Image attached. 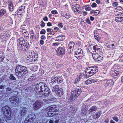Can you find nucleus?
<instances>
[{
	"label": "nucleus",
	"mask_w": 123,
	"mask_h": 123,
	"mask_svg": "<svg viewBox=\"0 0 123 123\" xmlns=\"http://www.w3.org/2000/svg\"><path fill=\"white\" fill-rule=\"evenodd\" d=\"M44 83L40 82L35 86V90L37 94L42 93V95L48 96L51 92L49 89Z\"/></svg>",
	"instance_id": "obj_1"
},
{
	"label": "nucleus",
	"mask_w": 123,
	"mask_h": 123,
	"mask_svg": "<svg viewBox=\"0 0 123 123\" xmlns=\"http://www.w3.org/2000/svg\"><path fill=\"white\" fill-rule=\"evenodd\" d=\"M15 75L18 77L24 78L28 77V71L27 68L24 66L18 65L16 66L15 69Z\"/></svg>",
	"instance_id": "obj_2"
},
{
	"label": "nucleus",
	"mask_w": 123,
	"mask_h": 123,
	"mask_svg": "<svg viewBox=\"0 0 123 123\" xmlns=\"http://www.w3.org/2000/svg\"><path fill=\"white\" fill-rule=\"evenodd\" d=\"M11 109L8 106L6 105L3 107L1 110L2 112L4 115L2 118L3 121H6V120H10L11 118L12 112Z\"/></svg>",
	"instance_id": "obj_3"
},
{
	"label": "nucleus",
	"mask_w": 123,
	"mask_h": 123,
	"mask_svg": "<svg viewBox=\"0 0 123 123\" xmlns=\"http://www.w3.org/2000/svg\"><path fill=\"white\" fill-rule=\"evenodd\" d=\"M82 90L80 87H77L74 90L71 92V95L69 98L68 99L69 101H71L73 100V98L79 96Z\"/></svg>",
	"instance_id": "obj_4"
},
{
	"label": "nucleus",
	"mask_w": 123,
	"mask_h": 123,
	"mask_svg": "<svg viewBox=\"0 0 123 123\" xmlns=\"http://www.w3.org/2000/svg\"><path fill=\"white\" fill-rule=\"evenodd\" d=\"M9 100L12 105L15 106L18 105L19 102V98L17 96H12L9 98Z\"/></svg>",
	"instance_id": "obj_5"
},
{
	"label": "nucleus",
	"mask_w": 123,
	"mask_h": 123,
	"mask_svg": "<svg viewBox=\"0 0 123 123\" xmlns=\"http://www.w3.org/2000/svg\"><path fill=\"white\" fill-rule=\"evenodd\" d=\"M56 52L58 56L64 55L65 53V50L64 47H59L56 50Z\"/></svg>",
	"instance_id": "obj_6"
},
{
	"label": "nucleus",
	"mask_w": 123,
	"mask_h": 123,
	"mask_svg": "<svg viewBox=\"0 0 123 123\" xmlns=\"http://www.w3.org/2000/svg\"><path fill=\"white\" fill-rule=\"evenodd\" d=\"M43 102L41 101H36L33 104V108L35 110H37L39 108L42 106Z\"/></svg>",
	"instance_id": "obj_7"
},
{
	"label": "nucleus",
	"mask_w": 123,
	"mask_h": 123,
	"mask_svg": "<svg viewBox=\"0 0 123 123\" xmlns=\"http://www.w3.org/2000/svg\"><path fill=\"white\" fill-rule=\"evenodd\" d=\"M92 57L94 60L98 62H101L103 61V57H101L98 54V53L97 54H93Z\"/></svg>",
	"instance_id": "obj_8"
},
{
	"label": "nucleus",
	"mask_w": 123,
	"mask_h": 123,
	"mask_svg": "<svg viewBox=\"0 0 123 123\" xmlns=\"http://www.w3.org/2000/svg\"><path fill=\"white\" fill-rule=\"evenodd\" d=\"M98 68L96 66H92L89 67L87 68V69L91 71L94 74L97 72Z\"/></svg>",
	"instance_id": "obj_9"
},
{
	"label": "nucleus",
	"mask_w": 123,
	"mask_h": 123,
	"mask_svg": "<svg viewBox=\"0 0 123 123\" xmlns=\"http://www.w3.org/2000/svg\"><path fill=\"white\" fill-rule=\"evenodd\" d=\"M35 117V116L34 114H32L30 115L27 116L26 118V120H27L30 123L32 122L34 119Z\"/></svg>",
	"instance_id": "obj_10"
},
{
	"label": "nucleus",
	"mask_w": 123,
	"mask_h": 123,
	"mask_svg": "<svg viewBox=\"0 0 123 123\" xmlns=\"http://www.w3.org/2000/svg\"><path fill=\"white\" fill-rule=\"evenodd\" d=\"M48 109L54 112H57L59 110V109L56 107L55 105H52L47 107Z\"/></svg>",
	"instance_id": "obj_11"
},
{
	"label": "nucleus",
	"mask_w": 123,
	"mask_h": 123,
	"mask_svg": "<svg viewBox=\"0 0 123 123\" xmlns=\"http://www.w3.org/2000/svg\"><path fill=\"white\" fill-rule=\"evenodd\" d=\"M75 55H76L75 56L76 57H78L81 56L82 54V51L81 49L80 48L77 49L75 50Z\"/></svg>",
	"instance_id": "obj_12"
},
{
	"label": "nucleus",
	"mask_w": 123,
	"mask_h": 123,
	"mask_svg": "<svg viewBox=\"0 0 123 123\" xmlns=\"http://www.w3.org/2000/svg\"><path fill=\"white\" fill-rule=\"evenodd\" d=\"M17 11V13L18 14L21 15L23 14L25 11V6H23L20 7Z\"/></svg>",
	"instance_id": "obj_13"
},
{
	"label": "nucleus",
	"mask_w": 123,
	"mask_h": 123,
	"mask_svg": "<svg viewBox=\"0 0 123 123\" xmlns=\"http://www.w3.org/2000/svg\"><path fill=\"white\" fill-rule=\"evenodd\" d=\"M45 111H48L47 114L48 116L49 117H53L55 115V112L50 110H49V109H48V108L46 109Z\"/></svg>",
	"instance_id": "obj_14"
},
{
	"label": "nucleus",
	"mask_w": 123,
	"mask_h": 123,
	"mask_svg": "<svg viewBox=\"0 0 123 123\" xmlns=\"http://www.w3.org/2000/svg\"><path fill=\"white\" fill-rule=\"evenodd\" d=\"M27 109L26 108H23L20 112V114L22 117H24L27 113Z\"/></svg>",
	"instance_id": "obj_15"
},
{
	"label": "nucleus",
	"mask_w": 123,
	"mask_h": 123,
	"mask_svg": "<svg viewBox=\"0 0 123 123\" xmlns=\"http://www.w3.org/2000/svg\"><path fill=\"white\" fill-rule=\"evenodd\" d=\"M70 108L71 111L68 113V114L70 116L69 117H72L75 114L77 110L74 107H72V108L71 107Z\"/></svg>",
	"instance_id": "obj_16"
},
{
	"label": "nucleus",
	"mask_w": 123,
	"mask_h": 123,
	"mask_svg": "<svg viewBox=\"0 0 123 123\" xmlns=\"http://www.w3.org/2000/svg\"><path fill=\"white\" fill-rule=\"evenodd\" d=\"M114 83V82L112 80H107L106 81V83L105 84V86L106 87H107L109 86H111L112 84H113Z\"/></svg>",
	"instance_id": "obj_17"
},
{
	"label": "nucleus",
	"mask_w": 123,
	"mask_h": 123,
	"mask_svg": "<svg viewBox=\"0 0 123 123\" xmlns=\"http://www.w3.org/2000/svg\"><path fill=\"white\" fill-rule=\"evenodd\" d=\"M21 44H18V48H20V47L22 48V47H23V46H27V47H29V46L28 43L25 42H25H23V43Z\"/></svg>",
	"instance_id": "obj_18"
},
{
	"label": "nucleus",
	"mask_w": 123,
	"mask_h": 123,
	"mask_svg": "<svg viewBox=\"0 0 123 123\" xmlns=\"http://www.w3.org/2000/svg\"><path fill=\"white\" fill-rule=\"evenodd\" d=\"M65 36L64 35H59L56 37V40L58 41H61L64 40Z\"/></svg>",
	"instance_id": "obj_19"
},
{
	"label": "nucleus",
	"mask_w": 123,
	"mask_h": 123,
	"mask_svg": "<svg viewBox=\"0 0 123 123\" xmlns=\"http://www.w3.org/2000/svg\"><path fill=\"white\" fill-rule=\"evenodd\" d=\"M56 93L58 96H61L63 94V89L62 88L59 89Z\"/></svg>",
	"instance_id": "obj_20"
},
{
	"label": "nucleus",
	"mask_w": 123,
	"mask_h": 123,
	"mask_svg": "<svg viewBox=\"0 0 123 123\" xmlns=\"http://www.w3.org/2000/svg\"><path fill=\"white\" fill-rule=\"evenodd\" d=\"M97 109V108L96 106H93L90 109V112L92 113V112H94L96 111Z\"/></svg>",
	"instance_id": "obj_21"
},
{
	"label": "nucleus",
	"mask_w": 123,
	"mask_h": 123,
	"mask_svg": "<svg viewBox=\"0 0 123 123\" xmlns=\"http://www.w3.org/2000/svg\"><path fill=\"white\" fill-rule=\"evenodd\" d=\"M6 11L4 9H1L0 10V18L3 16L6 13Z\"/></svg>",
	"instance_id": "obj_22"
},
{
	"label": "nucleus",
	"mask_w": 123,
	"mask_h": 123,
	"mask_svg": "<svg viewBox=\"0 0 123 123\" xmlns=\"http://www.w3.org/2000/svg\"><path fill=\"white\" fill-rule=\"evenodd\" d=\"M101 114V113L100 112H98L97 113H96L95 114L93 115V119H95L97 118H98L100 117V115Z\"/></svg>",
	"instance_id": "obj_23"
},
{
	"label": "nucleus",
	"mask_w": 123,
	"mask_h": 123,
	"mask_svg": "<svg viewBox=\"0 0 123 123\" xmlns=\"http://www.w3.org/2000/svg\"><path fill=\"white\" fill-rule=\"evenodd\" d=\"M17 41L18 42H19V44L18 43V44H21L23 42H25V40L22 37H21L19 39H18Z\"/></svg>",
	"instance_id": "obj_24"
},
{
	"label": "nucleus",
	"mask_w": 123,
	"mask_h": 123,
	"mask_svg": "<svg viewBox=\"0 0 123 123\" xmlns=\"http://www.w3.org/2000/svg\"><path fill=\"white\" fill-rule=\"evenodd\" d=\"M86 110L84 108L82 109L81 111L80 114L82 116L85 115L86 114Z\"/></svg>",
	"instance_id": "obj_25"
},
{
	"label": "nucleus",
	"mask_w": 123,
	"mask_h": 123,
	"mask_svg": "<svg viewBox=\"0 0 123 123\" xmlns=\"http://www.w3.org/2000/svg\"><path fill=\"white\" fill-rule=\"evenodd\" d=\"M59 89V86L57 85H56L55 86H54L52 89V91L53 92L55 91L56 92H57Z\"/></svg>",
	"instance_id": "obj_26"
},
{
	"label": "nucleus",
	"mask_w": 123,
	"mask_h": 123,
	"mask_svg": "<svg viewBox=\"0 0 123 123\" xmlns=\"http://www.w3.org/2000/svg\"><path fill=\"white\" fill-rule=\"evenodd\" d=\"M74 42H70L68 45V46L70 49H73V47L74 46Z\"/></svg>",
	"instance_id": "obj_27"
},
{
	"label": "nucleus",
	"mask_w": 123,
	"mask_h": 123,
	"mask_svg": "<svg viewBox=\"0 0 123 123\" xmlns=\"http://www.w3.org/2000/svg\"><path fill=\"white\" fill-rule=\"evenodd\" d=\"M116 16L115 18V20L116 22H121L123 21L122 19L121 18V16L119 17H117Z\"/></svg>",
	"instance_id": "obj_28"
},
{
	"label": "nucleus",
	"mask_w": 123,
	"mask_h": 123,
	"mask_svg": "<svg viewBox=\"0 0 123 123\" xmlns=\"http://www.w3.org/2000/svg\"><path fill=\"white\" fill-rule=\"evenodd\" d=\"M88 83L90 84L91 83L95 82L97 81V80L93 79H89L88 80Z\"/></svg>",
	"instance_id": "obj_29"
},
{
	"label": "nucleus",
	"mask_w": 123,
	"mask_h": 123,
	"mask_svg": "<svg viewBox=\"0 0 123 123\" xmlns=\"http://www.w3.org/2000/svg\"><path fill=\"white\" fill-rule=\"evenodd\" d=\"M9 10L11 11L13 10V6L12 3H10L9 4Z\"/></svg>",
	"instance_id": "obj_30"
},
{
	"label": "nucleus",
	"mask_w": 123,
	"mask_h": 123,
	"mask_svg": "<svg viewBox=\"0 0 123 123\" xmlns=\"http://www.w3.org/2000/svg\"><path fill=\"white\" fill-rule=\"evenodd\" d=\"M93 48L94 50H95V52H97V51H98V50L101 49L100 48H99V47L97 45L94 46L93 47Z\"/></svg>",
	"instance_id": "obj_31"
},
{
	"label": "nucleus",
	"mask_w": 123,
	"mask_h": 123,
	"mask_svg": "<svg viewBox=\"0 0 123 123\" xmlns=\"http://www.w3.org/2000/svg\"><path fill=\"white\" fill-rule=\"evenodd\" d=\"M55 78L56 80L55 81L56 83H60L62 82V80L61 78H58L56 76L55 77Z\"/></svg>",
	"instance_id": "obj_32"
},
{
	"label": "nucleus",
	"mask_w": 123,
	"mask_h": 123,
	"mask_svg": "<svg viewBox=\"0 0 123 123\" xmlns=\"http://www.w3.org/2000/svg\"><path fill=\"white\" fill-rule=\"evenodd\" d=\"M29 47H29H27V46H23V47H22V48L20 47V48H19L20 50H22L23 51H27Z\"/></svg>",
	"instance_id": "obj_33"
},
{
	"label": "nucleus",
	"mask_w": 123,
	"mask_h": 123,
	"mask_svg": "<svg viewBox=\"0 0 123 123\" xmlns=\"http://www.w3.org/2000/svg\"><path fill=\"white\" fill-rule=\"evenodd\" d=\"M85 70L86 73H88L90 74V76L94 74L93 73V72H92L91 71H89V70H87V69Z\"/></svg>",
	"instance_id": "obj_34"
},
{
	"label": "nucleus",
	"mask_w": 123,
	"mask_h": 123,
	"mask_svg": "<svg viewBox=\"0 0 123 123\" xmlns=\"http://www.w3.org/2000/svg\"><path fill=\"white\" fill-rule=\"evenodd\" d=\"M9 78L11 80H15L16 79L15 77L12 74H11L9 77Z\"/></svg>",
	"instance_id": "obj_35"
},
{
	"label": "nucleus",
	"mask_w": 123,
	"mask_h": 123,
	"mask_svg": "<svg viewBox=\"0 0 123 123\" xmlns=\"http://www.w3.org/2000/svg\"><path fill=\"white\" fill-rule=\"evenodd\" d=\"M30 38L31 40L34 41L36 39L35 35L34 34L31 35V36Z\"/></svg>",
	"instance_id": "obj_36"
},
{
	"label": "nucleus",
	"mask_w": 123,
	"mask_h": 123,
	"mask_svg": "<svg viewBox=\"0 0 123 123\" xmlns=\"http://www.w3.org/2000/svg\"><path fill=\"white\" fill-rule=\"evenodd\" d=\"M94 34H95V33ZM94 35L95 36V37L97 41L98 42L100 41L101 39V37H99L98 35L95 36V34H94Z\"/></svg>",
	"instance_id": "obj_37"
},
{
	"label": "nucleus",
	"mask_w": 123,
	"mask_h": 123,
	"mask_svg": "<svg viewBox=\"0 0 123 123\" xmlns=\"http://www.w3.org/2000/svg\"><path fill=\"white\" fill-rule=\"evenodd\" d=\"M85 7L86 8H85V10L86 11H88L91 10V7L89 6V5H86L85 6Z\"/></svg>",
	"instance_id": "obj_38"
},
{
	"label": "nucleus",
	"mask_w": 123,
	"mask_h": 123,
	"mask_svg": "<svg viewBox=\"0 0 123 123\" xmlns=\"http://www.w3.org/2000/svg\"><path fill=\"white\" fill-rule=\"evenodd\" d=\"M56 78L54 76L52 78H51V82L52 83H53L54 82L56 83L55 81H56Z\"/></svg>",
	"instance_id": "obj_39"
},
{
	"label": "nucleus",
	"mask_w": 123,
	"mask_h": 123,
	"mask_svg": "<svg viewBox=\"0 0 123 123\" xmlns=\"http://www.w3.org/2000/svg\"><path fill=\"white\" fill-rule=\"evenodd\" d=\"M76 5L77 6H74L73 7V8L75 12H77V11H78V9H77V7H78L79 8V6L78 5ZM79 8H78V9Z\"/></svg>",
	"instance_id": "obj_40"
},
{
	"label": "nucleus",
	"mask_w": 123,
	"mask_h": 123,
	"mask_svg": "<svg viewBox=\"0 0 123 123\" xmlns=\"http://www.w3.org/2000/svg\"><path fill=\"white\" fill-rule=\"evenodd\" d=\"M22 35L25 37H29V34L28 31L23 34Z\"/></svg>",
	"instance_id": "obj_41"
},
{
	"label": "nucleus",
	"mask_w": 123,
	"mask_h": 123,
	"mask_svg": "<svg viewBox=\"0 0 123 123\" xmlns=\"http://www.w3.org/2000/svg\"><path fill=\"white\" fill-rule=\"evenodd\" d=\"M54 100V99L53 98H51L50 99H49L48 100L46 101V102L47 103H50L51 102H52Z\"/></svg>",
	"instance_id": "obj_42"
},
{
	"label": "nucleus",
	"mask_w": 123,
	"mask_h": 123,
	"mask_svg": "<svg viewBox=\"0 0 123 123\" xmlns=\"http://www.w3.org/2000/svg\"><path fill=\"white\" fill-rule=\"evenodd\" d=\"M113 119L115 121L117 122H118L119 121V119L117 116H114L113 117Z\"/></svg>",
	"instance_id": "obj_43"
},
{
	"label": "nucleus",
	"mask_w": 123,
	"mask_h": 123,
	"mask_svg": "<svg viewBox=\"0 0 123 123\" xmlns=\"http://www.w3.org/2000/svg\"><path fill=\"white\" fill-rule=\"evenodd\" d=\"M83 73L80 74H79L78 75V78H80V79L83 76Z\"/></svg>",
	"instance_id": "obj_44"
},
{
	"label": "nucleus",
	"mask_w": 123,
	"mask_h": 123,
	"mask_svg": "<svg viewBox=\"0 0 123 123\" xmlns=\"http://www.w3.org/2000/svg\"><path fill=\"white\" fill-rule=\"evenodd\" d=\"M118 5L117 3L116 2H114L112 4V6L114 7H117Z\"/></svg>",
	"instance_id": "obj_45"
},
{
	"label": "nucleus",
	"mask_w": 123,
	"mask_h": 123,
	"mask_svg": "<svg viewBox=\"0 0 123 123\" xmlns=\"http://www.w3.org/2000/svg\"><path fill=\"white\" fill-rule=\"evenodd\" d=\"M46 32L45 31L44 29L42 30L40 32L41 34H44Z\"/></svg>",
	"instance_id": "obj_46"
},
{
	"label": "nucleus",
	"mask_w": 123,
	"mask_h": 123,
	"mask_svg": "<svg viewBox=\"0 0 123 123\" xmlns=\"http://www.w3.org/2000/svg\"><path fill=\"white\" fill-rule=\"evenodd\" d=\"M51 13L53 14H56L57 13V12L56 10H54L52 11Z\"/></svg>",
	"instance_id": "obj_47"
},
{
	"label": "nucleus",
	"mask_w": 123,
	"mask_h": 123,
	"mask_svg": "<svg viewBox=\"0 0 123 123\" xmlns=\"http://www.w3.org/2000/svg\"><path fill=\"white\" fill-rule=\"evenodd\" d=\"M99 13V11L98 10H96L94 12V14L96 15H98Z\"/></svg>",
	"instance_id": "obj_48"
},
{
	"label": "nucleus",
	"mask_w": 123,
	"mask_h": 123,
	"mask_svg": "<svg viewBox=\"0 0 123 123\" xmlns=\"http://www.w3.org/2000/svg\"><path fill=\"white\" fill-rule=\"evenodd\" d=\"M80 80V78H77L75 80V82H74V84H76L77 83L78 81H79Z\"/></svg>",
	"instance_id": "obj_49"
},
{
	"label": "nucleus",
	"mask_w": 123,
	"mask_h": 123,
	"mask_svg": "<svg viewBox=\"0 0 123 123\" xmlns=\"http://www.w3.org/2000/svg\"><path fill=\"white\" fill-rule=\"evenodd\" d=\"M91 6L92 7H96L97 4L95 3H93Z\"/></svg>",
	"instance_id": "obj_50"
},
{
	"label": "nucleus",
	"mask_w": 123,
	"mask_h": 123,
	"mask_svg": "<svg viewBox=\"0 0 123 123\" xmlns=\"http://www.w3.org/2000/svg\"><path fill=\"white\" fill-rule=\"evenodd\" d=\"M27 31V30L26 29H23L22 30L21 33L22 34H23Z\"/></svg>",
	"instance_id": "obj_51"
},
{
	"label": "nucleus",
	"mask_w": 123,
	"mask_h": 123,
	"mask_svg": "<svg viewBox=\"0 0 123 123\" xmlns=\"http://www.w3.org/2000/svg\"><path fill=\"white\" fill-rule=\"evenodd\" d=\"M65 17L67 18H68L70 17V15H69L68 14H65Z\"/></svg>",
	"instance_id": "obj_52"
},
{
	"label": "nucleus",
	"mask_w": 123,
	"mask_h": 123,
	"mask_svg": "<svg viewBox=\"0 0 123 123\" xmlns=\"http://www.w3.org/2000/svg\"><path fill=\"white\" fill-rule=\"evenodd\" d=\"M58 26L59 27L61 28H62L63 27V25L61 23H59L58 24Z\"/></svg>",
	"instance_id": "obj_53"
},
{
	"label": "nucleus",
	"mask_w": 123,
	"mask_h": 123,
	"mask_svg": "<svg viewBox=\"0 0 123 123\" xmlns=\"http://www.w3.org/2000/svg\"><path fill=\"white\" fill-rule=\"evenodd\" d=\"M86 21L87 23L88 24H91V22L90 21L89 19L88 18H86Z\"/></svg>",
	"instance_id": "obj_54"
},
{
	"label": "nucleus",
	"mask_w": 123,
	"mask_h": 123,
	"mask_svg": "<svg viewBox=\"0 0 123 123\" xmlns=\"http://www.w3.org/2000/svg\"><path fill=\"white\" fill-rule=\"evenodd\" d=\"M41 25L42 27H43L45 26V23L42 21L41 22Z\"/></svg>",
	"instance_id": "obj_55"
},
{
	"label": "nucleus",
	"mask_w": 123,
	"mask_h": 123,
	"mask_svg": "<svg viewBox=\"0 0 123 123\" xmlns=\"http://www.w3.org/2000/svg\"><path fill=\"white\" fill-rule=\"evenodd\" d=\"M73 49H70L69 47V48L68 49V52L69 53H70L72 51Z\"/></svg>",
	"instance_id": "obj_56"
},
{
	"label": "nucleus",
	"mask_w": 123,
	"mask_h": 123,
	"mask_svg": "<svg viewBox=\"0 0 123 123\" xmlns=\"http://www.w3.org/2000/svg\"><path fill=\"white\" fill-rule=\"evenodd\" d=\"M100 25L99 23H97L96 25V26H97V29L99 30H101L100 29H99V27H100Z\"/></svg>",
	"instance_id": "obj_57"
},
{
	"label": "nucleus",
	"mask_w": 123,
	"mask_h": 123,
	"mask_svg": "<svg viewBox=\"0 0 123 123\" xmlns=\"http://www.w3.org/2000/svg\"><path fill=\"white\" fill-rule=\"evenodd\" d=\"M41 38L42 40H45L46 39V37L44 35H42L41 37Z\"/></svg>",
	"instance_id": "obj_58"
},
{
	"label": "nucleus",
	"mask_w": 123,
	"mask_h": 123,
	"mask_svg": "<svg viewBox=\"0 0 123 123\" xmlns=\"http://www.w3.org/2000/svg\"><path fill=\"white\" fill-rule=\"evenodd\" d=\"M30 35L34 34V33L32 30H31L30 31Z\"/></svg>",
	"instance_id": "obj_59"
},
{
	"label": "nucleus",
	"mask_w": 123,
	"mask_h": 123,
	"mask_svg": "<svg viewBox=\"0 0 123 123\" xmlns=\"http://www.w3.org/2000/svg\"><path fill=\"white\" fill-rule=\"evenodd\" d=\"M59 43H53V45L54 46H57L59 45Z\"/></svg>",
	"instance_id": "obj_60"
},
{
	"label": "nucleus",
	"mask_w": 123,
	"mask_h": 123,
	"mask_svg": "<svg viewBox=\"0 0 123 123\" xmlns=\"http://www.w3.org/2000/svg\"><path fill=\"white\" fill-rule=\"evenodd\" d=\"M1 120L2 121L1 119L0 118V123H6L7 122V121H6H6H3V120H2V119H1Z\"/></svg>",
	"instance_id": "obj_61"
},
{
	"label": "nucleus",
	"mask_w": 123,
	"mask_h": 123,
	"mask_svg": "<svg viewBox=\"0 0 123 123\" xmlns=\"http://www.w3.org/2000/svg\"><path fill=\"white\" fill-rule=\"evenodd\" d=\"M54 31L53 30H51V31H50L49 32L50 34L51 35H54Z\"/></svg>",
	"instance_id": "obj_62"
},
{
	"label": "nucleus",
	"mask_w": 123,
	"mask_h": 123,
	"mask_svg": "<svg viewBox=\"0 0 123 123\" xmlns=\"http://www.w3.org/2000/svg\"><path fill=\"white\" fill-rule=\"evenodd\" d=\"M40 43L41 44L43 45L44 44V41L42 40H41L40 41Z\"/></svg>",
	"instance_id": "obj_63"
},
{
	"label": "nucleus",
	"mask_w": 123,
	"mask_h": 123,
	"mask_svg": "<svg viewBox=\"0 0 123 123\" xmlns=\"http://www.w3.org/2000/svg\"><path fill=\"white\" fill-rule=\"evenodd\" d=\"M1 59V61H3L4 59V56H3L2 55H0V59Z\"/></svg>",
	"instance_id": "obj_64"
}]
</instances>
